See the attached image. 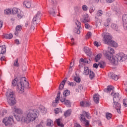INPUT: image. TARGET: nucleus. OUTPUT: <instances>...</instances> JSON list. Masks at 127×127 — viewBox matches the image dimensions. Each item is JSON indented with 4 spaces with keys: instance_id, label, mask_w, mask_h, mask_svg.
I'll use <instances>...</instances> for the list:
<instances>
[{
    "instance_id": "1",
    "label": "nucleus",
    "mask_w": 127,
    "mask_h": 127,
    "mask_svg": "<svg viewBox=\"0 0 127 127\" xmlns=\"http://www.w3.org/2000/svg\"><path fill=\"white\" fill-rule=\"evenodd\" d=\"M12 111L20 115H14V118L18 122H23L25 124H29L34 122L39 116V111L37 109H30L27 111L26 113H24L22 110L16 107L12 108Z\"/></svg>"
},
{
    "instance_id": "2",
    "label": "nucleus",
    "mask_w": 127,
    "mask_h": 127,
    "mask_svg": "<svg viewBox=\"0 0 127 127\" xmlns=\"http://www.w3.org/2000/svg\"><path fill=\"white\" fill-rule=\"evenodd\" d=\"M12 87L17 86L16 90L17 92L21 94L24 92V89H28L29 88V82L26 81V78L22 77L19 80L17 78H15L12 81Z\"/></svg>"
},
{
    "instance_id": "3",
    "label": "nucleus",
    "mask_w": 127,
    "mask_h": 127,
    "mask_svg": "<svg viewBox=\"0 0 127 127\" xmlns=\"http://www.w3.org/2000/svg\"><path fill=\"white\" fill-rule=\"evenodd\" d=\"M106 58L108 59L112 65H118L119 62H124L127 59V55L123 53L117 54L116 56H111L109 55V53H107L105 55Z\"/></svg>"
},
{
    "instance_id": "4",
    "label": "nucleus",
    "mask_w": 127,
    "mask_h": 127,
    "mask_svg": "<svg viewBox=\"0 0 127 127\" xmlns=\"http://www.w3.org/2000/svg\"><path fill=\"white\" fill-rule=\"evenodd\" d=\"M6 97L8 104L10 106H13L16 104L14 93L11 89H8L6 92Z\"/></svg>"
},
{
    "instance_id": "5",
    "label": "nucleus",
    "mask_w": 127,
    "mask_h": 127,
    "mask_svg": "<svg viewBox=\"0 0 127 127\" xmlns=\"http://www.w3.org/2000/svg\"><path fill=\"white\" fill-rule=\"evenodd\" d=\"M104 42L106 44H111L113 47H118V43L112 40V36L108 33H104L102 34Z\"/></svg>"
},
{
    "instance_id": "6",
    "label": "nucleus",
    "mask_w": 127,
    "mask_h": 127,
    "mask_svg": "<svg viewBox=\"0 0 127 127\" xmlns=\"http://www.w3.org/2000/svg\"><path fill=\"white\" fill-rule=\"evenodd\" d=\"M41 12L38 11L33 18V24H34V25H37L38 21H39V20H40V18H41Z\"/></svg>"
},
{
    "instance_id": "7",
    "label": "nucleus",
    "mask_w": 127,
    "mask_h": 127,
    "mask_svg": "<svg viewBox=\"0 0 127 127\" xmlns=\"http://www.w3.org/2000/svg\"><path fill=\"white\" fill-rule=\"evenodd\" d=\"M2 122L5 126L12 125V124H13V117L12 116L6 117L3 120Z\"/></svg>"
},
{
    "instance_id": "8",
    "label": "nucleus",
    "mask_w": 127,
    "mask_h": 127,
    "mask_svg": "<svg viewBox=\"0 0 127 127\" xmlns=\"http://www.w3.org/2000/svg\"><path fill=\"white\" fill-rule=\"evenodd\" d=\"M60 101L67 107H71V102H70V100H66V98H63V96H61L60 97Z\"/></svg>"
},
{
    "instance_id": "9",
    "label": "nucleus",
    "mask_w": 127,
    "mask_h": 127,
    "mask_svg": "<svg viewBox=\"0 0 127 127\" xmlns=\"http://www.w3.org/2000/svg\"><path fill=\"white\" fill-rule=\"evenodd\" d=\"M81 22H83L84 23H87V22H90V18H89V15L88 14H85L82 15L81 18Z\"/></svg>"
},
{
    "instance_id": "10",
    "label": "nucleus",
    "mask_w": 127,
    "mask_h": 127,
    "mask_svg": "<svg viewBox=\"0 0 127 127\" xmlns=\"http://www.w3.org/2000/svg\"><path fill=\"white\" fill-rule=\"evenodd\" d=\"M75 23L77 26V28H75L74 29V33H76L77 34H80V29L81 28V23L79 22V21L77 20Z\"/></svg>"
},
{
    "instance_id": "11",
    "label": "nucleus",
    "mask_w": 127,
    "mask_h": 127,
    "mask_svg": "<svg viewBox=\"0 0 127 127\" xmlns=\"http://www.w3.org/2000/svg\"><path fill=\"white\" fill-rule=\"evenodd\" d=\"M122 20L123 21V26L125 30H127V14H125L122 16Z\"/></svg>"
},
{
    "instance_id": "12",
    "label": "nucleus",
    "mask_w": 127,
    "mask_h": 127,
    "mask_svg": "<svg viewBox=\"0 0 127 127\" xmlns=\"http://www.w3.org/2000/svg\"><path fill=\"white\" fill-rule=\"evenodd\" d=\"M80 121L81 122H83L84 124H85V126L86 127H89L90 125V122L86 120L85 118V115L81 114L80 115Z\"/></svg>"
},
{
    "instance_id": "13",
    "label": "nucleus",
    "mask_w": 127,
    "mask_h": 127,
    "mask_svg": "<svg viewBox=\"0 0 127 127\" xmlns=\"http://www.w3.org/2000/svg\"><path fill=\"white\" fill-rule=\"evenodd\" d=\"M56 6H54L53 8H51L49 10V13L53 16L56 15Z\"/></svg>"
},
{
    "instance_id": "14",
    "label": "nucleus",
    "mask_w": 127,
    "mask_h": 127,
    "mask_svg": "<svg viewBox=\"0 0 127 127\" xmlns=\"http://www.w3.org/2000/svg\"><path fill=\"white\" fill-rule=\"evenodd\" d=\"M61 92L59 91L57 97L56 98L55 102H53V107H56L57 104H58V102H59V100H60V95Z\"/></svg>"
},
{
    "instance_id": "15",
    "label": "nucleus",
    "mask_w": 127,
    "mask_h": 127,
    "mask_svg": "<svg viewBox=\"0 0 127 127\" xmlns=\"http://www.w3.org/2000/svg\"><path fill=\"white\" fill-rule=\"evenodd\" d=\"M107 53L109 54V56H114L113 55V54H114L115 53V50H114V49L108 47V52H106V54H105V56L106 57V55L107 54Z\"/></svg>"
},
{
    "instance_id": "16",
    "label": "nucleus",
    "mask_w": 127,
    "mask_h": 127,
    "mask_svg": "<svg viewBox=\"0 0 127 127\" xmlns=\"http://www.w3.org/2000/svg\"><path fill=\"white\" fill-rule=\"evenodd\" d=\"M120 94L119 93H115L113 97L114 103H117V102H119V101H120Z\"/></svg>"
},
{
    "instance_id": "17",
    "label": "nucleus",
    "mask_w": 127,
    "mask_h": 127,
    "mask_svg": "<svg viewBox=\"0 0 127 127\" xmlns=\"http://www.w3.org/2000/svg\"><path fill=\"white\" fill-rule=\"evenodd\" d=\"M115 88L113 86H108L107 88L104 89V91L105 93H110V92H114Z\"/></svg>"
},
{
    "instance_id": "18",
    "label": "nucleus",
    "mask_w": 127,
    "mask_h": 127,
    "mask_svg": "<svg viewBox=\"0 0 127 127\" xmlns=\"http://www.w3.org/2000/svg\"><path fill=\"white\" fill-rule=\"evenodd\" d=\"M109 76L110 77V78H112V79L115 80V81H118V80L119 79V76L115 74V73H110L109 74Z\"/></svg>"
},
{
    "instance_id": "19",
    "label": "nucleus",
    "mask_w": 127,
    "mask_h": 127,
    "mask_svg": "<svg viewBox=\"0 0 127 127\" xmlns=\"http://www.w3.org/2000/svg\"><path fill=\"white\" fill-rule=\"evenodd\" d=\"M39 110L40 112H41V113H42V114L43 115H45V114L47 113V109L42 105L40 106Z\"/></svg>"
},
{
    "instance_id": "20",
    "label": "nucleus",
    "mask_w": 127,
    "mask_h": 127,
    "mask_svg": "<svg viewBox=\"0 0 127 127\" xmlns=\"http://www.w3.org/2000/svg\"><path fill=\"white\" fill-rule=\"evenodd\" d=\"M23 6L27 8H30L31 7V3L28 0H25L23 2Z\"/></svg>"
},
{
    "instance_id": "21",
    "label": "nucleus",
    "mask_w": 127,
    "mask_h": 127,
    "mask_svg": "<svg viewBox=\"0 0 127 127\" xmlns=\"http://www.w3.org/2000/svg\"><path fill=\"white\" fill-rule=\"evenodd\" d=\"M22 29V27L20 25H18L16 27V31L14 32V34L16 35V36H17L18 35V33H19V32L21 31V29Z\"/></svg>"
},
{
    "instance_id": "22",
    "label": "nucleus",
    "mask_w": 127,
    "mask_h": 127,
    "mask_svg": "<svg viewBox=\"0 0 127 127\" xmlns=\"http://www.w3.org/2000/svg\"><path fill=\"white\" fill-rule=\"evenodd\" d=\"M81 107H90L91 103L88 101H82L80 103Z\"/></svg>"
},
{
    "instance_id": "23",
    "label": "nucleus",
    "mask_w": 127,
    "mask_h": 127,
    "mask_svg": "<svg viewBox=\"0 0 127 127\" xmlns=\"http://www.w3.org/2000/svg\"><path fill=\"white\" fill-rule=\"evenodd\" d=\"M66 81H67V78H65L64 80L61 83L59 87V90H62V89L64 88V85H65V82Z\"/></svg>"
},
{
    "instance_id": "24",
    "label": "nucleus",
    "mask_w": 127,
    "mask_h": 127,
    "mask_svg": "<svg viewBox=\"0 0 127 127\" xmlns=\"http://www.w3.org/2000/svg\"><path fill=\"white\" fill-rule=\"evenodd\" d=\"M11 10L13 14H17L21 11L20 9L16 7H13Z\"/></svg>"
},
{
    "instance_id": "25",
    "label": "nucleus",
    "mask_w": 127,
    "mask_h": 127,
    "mask_svg": "<svg viewBox=\"0 0 127 127\" xmlns=\"http://www.w3.org/2000/svg\"><path fill=\"white\" fill-rule=\"evenodd\" d=\"M93 100H94V102L95 103V104H98V103H99V101L100 100V97H99V95L95 94L93 96Z\"/></svg>"
},
{
    "instance_id": "26",
    "label": "nucleus",
    "mask_w": 127,
    "mask_h": 127,
    "mask_svg": "<svg viewBox=\"0 0 127 127\" xmlns=\"http://www.w3.org/2000/svg\"><path fill=\"white\" fill-rule=\"evenodd\" d=\"M47 127H52L54 126V123H53V121L51 119H48L47 121Z\"/></svg>"
},
{
    "instance_id": "27",
    "label": "nucleus",
    "mask_w": 127,
    "mask_h": 127,
    "mask_svg": "<svg viewBox=\"0 0 127 127\" xmlns=\"http://www.w3.org/2000/svg\"><path fill=\"white\" fill-rule=\"evenodd\" d=\"M111 27L115 31H119V26L116 24L112 23Z\"/></svg>"
},
{
    "instance_id": "28",
    "label": "nucleus",
    "mask_w": 127,
    "mask_h": 127,
    "mask_svg": "<svg viewBox=\"0 0 127 127\" xmlns=\"http://www.w3.org/2000/svg\"><path fill=\"white\" fill-rule=\"evenodd\" d=\"M113 108H115L116 110L121 109V104L118 102H113Z\"/></svg>"
},
{
    "instance_id": "29",
    "label": "nucleus",
    "mask_w": 127,
    "mask_h": 127,
    "mask_svg": "<svg viewBox=\"0 0 127 127\" xmlns=\"http://www.w3.org/2000/svg\"><path fill=\"white\" fill-rule=\"evenodd\" d=\"M17 14V17L19 18V19H21V18H23L24 17V15L23 14V12L22 11H20Z\"/></svg>"
},
{
    "instance_id": "30",
    "label": "nucleus",
    "mask_w": 127,
    "mask_h": 127,
    "mask_svg": "<svg viewBox=\"0 0 127 127\" xmlns=\"http://www.w3.org/2000/svg\"><path fill=\"white\" fill-rule=\"evenodd\" d=\"M90 73V70L89 69V67H84V75H89Z\"/></svg>"
},
{
    "instance_id": "31",
    "label": "nucleus",
    "mask_w": 127,
    "mask_h": 127,
    "mask_svg": "<svg viewBox=\"0 0 127 127\" xmlns=\"http://www.w3.org/2000/svg\"><path fill=\"white\" fill-rule=\"evenodd\" d=\"M69 95H70V91L68 90H64L63 92V98H66V97L69 96Z\"/></svg>"
},
{
    "instance_id": "32",
    "label": "nucleus",
    "mask_w": 127,
    "mask_h": 127,
    "mask_svg": "<svg viewBox=\"0 0 127 127\" xmlns=\"http://www.w3.org/2000/svg\"><path fill=\"white\" fill-rule=\"evenodd\" d=\"M89 75V78L90 79H91V80H93V79L95 78V73H94V72L92 71V70H90Z\"/></svg>"
},
{
    "instance_id": "33",
    "label": "nucleus",
    "mask_w": 127,
    "mask_h": 127,
    "mask_svg": "<svg viewBox=\"0 0 127 127\" xmlns=\"http://www.w3.org/2000/svg\"><path fill=\"white\" fill-rule=\"evenodd\" d=\"M71 112L72 111L70 109L67 110L65 112H64V117H69V116H70Z\"/></svg>"
},
{
    "instance_id": "34",
    "label": "nucleus",
    "mask_w": 127,
    "mask_h": 127,
    "mask_svg": "<svg viewBox=\"0 0 127 127\" xmlns=\"http://www.w3.org/2000/svg\"><path fill=\"white\" fill-rule=\"evenodd\" d=\"M102 57V54H98L95 58V61L96 62H98L99 60L101 59V58Z\"/></svg>"
},
{
    "instance_id": "35",
    "label": "nucleus",
    "mask_w": 127,
    "mask_h": 127,
    "mask_svg": "<svg viewBox=\"0 0 127 127\" xmlns=\"http://www.w3.org/2000/svg\"><path fill=\"white\" fill-rule=\"evenodd\" d=\"M99 67L102 68H105L106 67V63L104 61H102L99 63Z\"/></svg>"
},
{
    "instance_id": "36",
    "label": "nucleus",
    "mask_w": 127,
    "mask_h": 127,
    "mask_svg": "<svg viewBox=\"0 0 127 127\" xmlns=\"http://www.w3.org/2000/svg\"><path fill=\"white\" fill-rule=\"evenodd\" d=\"M57 123L59 127H64V125L61 123L60 119H57Z\"/></svg>"
},
{
    "instance_id": "37",
    "label": "nucleus",
    "mask_w": 127,
    "mask_h": 127,
    "mask_svg": "<svg viewBox=\"0 0 127 127\" xmlns=\"http://www.w3.org/2000/svg\"><path fill=\"white\" fill-rule=\"evenodd\" d=\"M13 37L12 35V34H9L4 35L5 38H6L7 39H11V38Z\"/></svg>"
},
{
    "instance_id": "38",
    "label": "nucleus",
    "mask_w": 127,
    "mask_h": 127,
    "mask_svg": "<svg viewBox=\"0 0 127 127\" xmlns=\"http://www.w3.org/2000/svg\"><path fill=\"white\" fill-rule=\"evenodd\" d=\"M11 13V9H6L4 10V14H10Z\"/></svg>"
},
{
    "instance_id": "39",
    "label": "nucleus",
    "mask_w": 127,
    "mask_h": 127,
    "mask_svg": "<svg viewBox=\"0 0 127 127\" xmlns=\"http://www.w3.org/2000/svg\"><path fill=\"white\" fill-rule=\"evenodd\" d=\"M103 12L102 10L97 11L96 15L97 16H102L103 15Z\"/></svg>"
},
{
    "instance_id": "40",
    "label": "nucleus",
    "mask_w": 127,
    "mask_h": 127,
    "mask_svg": "<svg viewBox=\"0 0 127 127\" xmlns=\"http://www.w3.org/2000/svg\"><path fill=\"white\" fill-rule=\"evenodd\" d=\"M84 51L85 53H90L91 50L88 47H85L84 48Z\"/></svg>"
},
{
    "instance_id": "41",
    "label": "nucleus",
    "mask_w": 127,
    "mask_h": 127,
    "mask_svg": "<svg viewBox=\"0 0 127 127\" xmlns=\"http://www.w3.org/2000/svg\"><path fill=\"white\" fill-rule=\"evenodd\" d=\"M74 80L76 82V83H80L81 82V79L78 76L74 77Z\"/></svg>"
},
{
    "instance_id": "42",
    "label": "nucleus",
    "mask_w": 127,
    "mask_h": 127,
    "mask_svg": "<svg viewBox=\"0 0 127 127\" xmlns=\"http://www.w3.org/2000/svg\"><path fill=\"white\" fill-rule=\"evenodd\" d=\"M14 66L15 67H18L19 64H18V59H17L15 60V62L14 63Z\"/></svg>"
},
{
    "instance_id": "43",
    "label": "nucleus",
    "mask_w": 127,
    "mask_h": 127,
    "mask_svg": "<svg viewBox=\"0 0 127 127\" xmlns=\"http://www.w3.org/2000/svg\"><path fill=\"white\" fill-rule=\"evenodd\" d=\"M106 118L107 120H110L111 118H112V115L111 114V113H106Z\"/></svg>"
},
{
    "instance_id": "44",
    "label": "nucleus",
    "mask_w": 127,
    "mask_h": 127,
    "mask_svg": "<svg viewBox=\"0 0 127 127\" xmlns=\"http://www.w3.org/2000/svg\"><path fill=\"white\" fill-rule=\"evenodd\" d=\"M7 113V110H3L2 114H0V117H3V116H4V115H5Z\"/></svg>"
},
{
    "instance_id": "45",
    "label": "nucleus",
    "mask_w": 127,
    "mask_h": 127,
    "mask_svg": "<svg viewBox=\"0 0 127 127\" xmlns=\"http://www.w3.org/2000/svg\"><path fill=\"white\" fill-rule=\"evenodd\" d=\"M82 9L84 11H87L88 10V6L86 5H82Z\"/></svg>"
},
{
    "instance_id": "46",
    "label": "nucleus",
    "mask_w": 127,
    "mask_h": 127,
    "mask_svg": "<svg viewBox=\"0 0 127 127\" xmlns=\"http://www.w3.org/2000/svg\"><path fill=\"white\" fill-rule=\"evenodd\" d=\"M44 124V122L43 121L41 122L40 124L37 125L36 127H43V125Z\"/></svg>"
},
{
    "instance_id": "47",
    "label": "nucleus",
    "mask_w": 127,
    "mask_h": 127,
    "mask_svg": "<svg viewBox=\"0 0 127 127\" xmlns=\"http://www.w3.org/2000/svg\"><path fill=\"white\" fill-rule=\"evenodd\" d=\"M68 84L69 86H71V87H73V86H76V83L74 82H68Z\"/></svg>"
},
{
    "instance_id": "48",
    "label": "nucleus",
    "mask_w": 127,
    "mask_h": 127,
    "mask_svg": "<svg viewBox=\"0 0 127 127\" xmlns=\"http://www.w3.org/2000/svg\"><path fill=\"white\" fill-rule=\"evenodd\" d=\"M91 36H92V33H91L90 32H88L86 35V38H90Z\"/></svg>"
},
{
    "instance_id": "49",
    "label": "nucleus",
    "mask_w": 127,
    "mask_h": 127,
    "mask_svg": "<svg viewBox=\"0 0 127 127\" xmlns=\"http://www.w3.org/2000/svg\"><path fill=\"white\" fill-rule=\"evenodd\" d=\"M123 104L125 107H127V99H124L123 100Z\"/></svg>"
},
{
    "instance_id": "50",
    "label": "nucleus",
    "mask_w": 127,
    "mask_h": 127,
    "mask_svg": "<svg viewBox=\"0 0 127 127\" xmlns=\"http://www.w3.org/2000/svg\"><path fill=\"white\" fill-rule=\"evenodd\" d=\"M36 25H34L33 23V21H32V25L31 26V30H34V29H35V26Z\"/></svg>"
},
{
    "instance_id": "51",
    "label": "nucleus",
    "mask_w": 127,
    "mask_h": 127,
    "mask_svg": "<svg viewBox=\"0 0 127 127\" xmlns=\"http://www.w3.org/2000/svg\"><path fill=\"white\" fill-rule=\"evenodd\" d=\"M95 11V9L93 8V7H91L89 9V12L90 13H92V12H94Z\"/></svg>"
},
{
    "instance_id": "52",
    "label": "nucleus",
    "mask_w": 127,
    "mask_h": 127,
    "mask_svg": "<svg viewBox=\"0 0 127 127\" xmlns=\"http://www.w3.org/2000/svg\"><path fill=\"white\" fill-rule=\"evenodd\" d=\"M80 62H82L83 63H88V61L86 60H84V59H81L80 60Z\"/></svg>"
},
{
    "instance_id": "53",
    "label": "nucleus",
    "mask_w": 127,
    "mask_h": 127,
    "mask_svg": "<svg viewBox=\"0 0 127 127\" xmlns=\"http://www.w3.org/2000/svg\"><path fill=\"white\" fill-rule=\"evenodd\" d=\"M55 114H59L60 113V109L59 108H57L55 110Z\"/></svg>"
},
{
    "instance_id": "54",
    "label": "nucleus",
    "mask_w": 127,
    "mask_h": 127,
    "mask_svg": "<svg viewBox=\"0 0 127 127\" xmlns=\"http://www.w3.org/2000/svg\"><path fill=\"white\" fill-rule=\"evenodd\" d=\"M99 64H97L96 63L93 64V68H96V69H98V67H99Z\"/></svg>"
},
{
    "instance_id": "55",
    "label": "nucleus",
    "mask_w": 127,
    "mask_h": 127,
    "mask_svg": "<svg viewBox=\"0 0 127 127\" xmlns=\"http://www.w3.org/2000/svg\"><path fill=\"white\" fill-rule=\"evenodd\" d=\"M85 116L87 119H91V117H90V115H89V113L85 112Z\"/></svg>"
},
{
    "instance_id": "56",
    "label": "nucleus",
    "mask_w": 127,
    "mask_h": 127,
    "mask_svg": "<svg viewBox=\"0 0 127 127\" xmlns=\"http://www.w3.org/2000/svg\"><path fill=\"white\" fill-rule=\"evenodd\" d=\"M94 44L95 46H97V47H99V46H100V45H99V43H98V42L97 41L94 42Z\"/></svg>"
},
{
    "instance_id": "57",
    "label": "nucleus",
    "mask_w": 127,
    "mask_h": 127,
    "mask_svg": "<svg viewBox=\"0 0 127 127\" xmlns=\"http://www.w3.org/2000/svg\"><path fill=\"white\" fill-rule=\"evenodd\" d=\"M2 25H3V21L0 20V29L2 27Z\"/></svg>"
},
{
    "instance_id": "58",
    "label": "nucleus",
    "mask_w": 127,
    "mask_h": 127,
    "mask_svg": "<svg viewBox=\"0 0 127 127\" xmlns=\"http://www.w3.org/2000/svg\"><path fill=\"white\" fill-rule=\"evenodd\" d=\"M15 43L16 44H17V45H18V44H20V42H19V40H18V39L15 40Z\"/></svg>"
},
{
    "instance_id": "59",
    "label": "nucleus",
    "mask_w": 127,
    "mask_h": 127,
    "mask_svg": "<svg viewBox=\"0 0 127 127\" xmlns=\"http://www.w3.org/2000/svg\"><path fill=\"white\" fill-rule=\"evenodd\" d=\"M108 3H110L111 2H113L115 0H105Z\"/></svg>"
},
{
    "instance_id": "60",
    "label": "nucleus",
    "mask_w": 127,
    "mask_h": 127,
    "mask_svg": "<svg viewBox=\"0 0 127 127\" xmlns=\"http://www.w3.org/2000/svg\"><path fill=\"white\" fill-rule=\"evenodd\" d=\"M78 89H79L80 91H82V90H83V86H82L81 85H79Z\"/></svg>"
},
{
    "instance_id": "61",
    "label": "nucleus",
    "mask_w": 127,
    "mask_h": 127,
    "mask_svg": "<svg viewBox=\"0 0 127 127\" xmlns=\"http://www.w3.org/2000/svg\"><path fill=\"white\" fill-rule=\"evenodd\" d=\"M85 28H89V27H90V25H89L88 23H86L85 24Z\"/></svg>"
},
{
    "instance_id": "62",
    "label": "nucleus",
    "mask_w": 127,
    "mask_h": 127,
    "mask_svg": "<svg viewBox=\"0 0 127 127\" xmlns=\"http://www.w3.org/2000/svg\"><path fill=\"white\" fill-rule=\"evenodd\" d=\"M96 25H101V22H99V21H96Z\"/></svg>"
},
{
    "instance_id": "63",
    "label": "nucleus",
    "mask_w": 127,
    "mask_h": 127,
    "mask_svg": "<svg viewBox=\"0 0 127 127\" xmlns=\"http://www.w3.org/2000/svg\"><path fill=\"white\" fill-rule=\"evenodd\" d=\"M75 127H81V125H80V124H76L75 125Z\"/></svg>"
},
{
    "instance_id": "64",
    "label": "nucleus",
    "mask_w": 127,
    "mask_h": 127,
    "mask_svg": "<svg viewBox=\"0 0 127 127\" xmlns=\"http://www.w3.org/2000/svg\"><path fill=\"white\" fill-rule=\"evenodd\" d=\"M4 57H1V58H0V60L1 61H3V60H4Z\"/></svg>"
}]
</instances>
